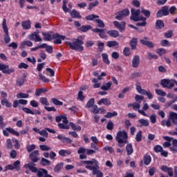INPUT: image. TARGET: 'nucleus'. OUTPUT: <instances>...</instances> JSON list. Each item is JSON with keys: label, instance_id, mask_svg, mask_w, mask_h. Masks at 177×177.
<instances>
[{"label": "nucleus", "instance_id": "nucleus-21", "mask_svg": "<svg viewBox=\"0 0 177 177\" xmlns=\"http://www.w3.org/2000/svg\"><path fill=\"white\" fill-rule=\"evenodd\" d=\"M37 177H53V176L48 174V170H46V169L41 168L40 171H37Z\"/></svg>", "mask_w": 177, "mask_h": 177}, {"label": "nucleus", "instance_id": "nucleus-31", "mask_svg": "<svg viewBox=\"0 0 177 177\" xmlns=\"http://www.w3.org/2000/svg\"><path fill=\"white\" fill-rule=\"evenodd\" d=\"M41 45H44L41 49H46V52L48 53H53V47L52 46H48L47 44H43Z\"/></svg>", "mask_w": 177, "mask_h": 177}, {"label": "nucleus", "instance_id": "nucleus-28", "mask_svg": "<svg viewBox=\"0 0 177 177\" xmlns=\"http://www.w3.org/2000/svg\"><path fill=\"white\" fill-rule=\"evenodd\" d=\"M64 165V162L57 163L54 167V172H55L56 174H59V172H60L63 169Z\"/></svg>", "mask_w": 177, "mask_h": 177}, {"label": "nucleus", "instance_id": "nucleus-51", "mask_svg": "<svg viewBox=\"0 0 177 177\" xmlns=\"http://www.w3.org/2000/svg\"><path fill=\"white\" fill-rule=\"evenodd\" d=\"M39 77L41 81H43V82H45L46 84L49 82V79L46 76H44V75H42L41 73H39Z\"/></svg>", "mask_w": 177, "mask_h": 177}, {"label": "nucleus", "instance_id": "nucleus-46", "mask_svg": "<svg viewBox=\"0 0 177 177\" xmlns=\"http://www.w3.org/2000/svg\"><path fill=\"white\" fill-rule=\"evenodd\" d=\"M85 19L86 20H88L89 21H92V20H93L94 19H99V16L94 14H91L88 16L85 17Z\"/></svg>", "mask_w": 177, "mask_h": 177}, {"label": "nucleus", "instance_id": "nucleus-16", "mask_svg": "<svg viewBox=\"0 0 177 177\" xmlns=\"http://www.w3.org/2000/svg\"><path fill=\"white\" fill-rule=\"evenodd\" d=\"M92 31L93 32L98 34L100 38H102V39H106V38H107V35H106V32H104V29L96 28L92 29Z\"/></svg>", "mask_w": 177, "mask_h": 177}, {"label": "nucleus", "instance_id": "nucleus-38", "mask_svg": "<svg viewBox=\"0 0 177 177\" xmlns=\"http://www.w3.org/2000/svg\"><path fill=\"white\" fill-rule=\"evenodd\" d=\"M111 85H113V82H108L104 85L101 86L102 91H109L110 88H111Z\"/></svg>", "mask_w": 177, "mask_h": 177}, {"label": "nucleus", "instance_id": "nucleus-47", "mask_svg": "<svg viewBox=\"0 0 177 177\" xmlns=\"http://www.w3.org/2000/svg\"><path fill=\"white\" fill-rule=\"evenodd\" d=\"M143 133V131L142 130H140L138 131V133L136 135V142H142V134Z\"/></svg>", "mask_w": 177, "mask_h": 177}, {"label": "nucleus", "instance_id": "nucleus-7", "mask_svg": "<svg viewBox=\"0 0 177 177\" xmlns=\"http://www.w3.org/2000/svg\"><path fill=\"white\" fill-rule=\"evenodd\" d=\"M128 16H129V10L128 8H124V10L118 12V15L115 16V19L121 21L124 19V17Z\"/></svg>", "mask_w": 177, "mask_h": 177}, {"label": "nucleus", "instance_id": "nucleus-22", "mask_svg": "<svg viewBox=\"0 0 177 177\" xmlns=\"http://www.w3.org/2000/svg\"><path fill=\"white\" fill-rule=\"evenodd\" d=\"M129 45L132 50H136V47L138 46V38L133 37L130 41Z\"/></svg>", "mask_w": 177, "mask_h": 177}, {"label": "nucleus", "instance_id": "nucleus-17", "mask_svg": "<svg viewBox=\"0 0 177 177\" xmlns=\"http://www.w3.org/2000/svg\"><path fill=\"white\" fill-rule=\"evenodd\" d=\"M160 170L162 171V172H166L170 177L174 176V169H172V167H169L167 165H162L160 167Z\"/></svg>", "mask_w": 177, "mask_h": 177}, {"label": "nucleus", "instance_id": "nucleus-64", "mask_svg": "<svg viewBox=\"0 0 177 177\" xmlns=\"http://www.w3.org/2000/svg\"><path fill=\"white\" fill-rule=\"evenodd\" d=\"M156 53H158L159 56H162V55H165V53H167V50L164 48H158L156 50Z\"/></svg>", "mask_w": 177, "mask_h": 177}, {"label": "nucleus", "instance_id": "nucleus-41", "mask_svg": "<svg viewBox=\"0 0 177 177\" xmlns=\"http://www.w3.org/2000/svg\"><path fill=\"white\" fill-rule=\"evenodd\" d=\"M40 165L44 167H48V165H50V161L46 158H41Z\"/></svg>", "mask_w": 177, "mask_h": 177}, {"label": "nucleus", "instance_id": "nucleus-48", "mask_svg": "<svg viewBox=\"0 0 177 177\" xmlns=\"http://www.w3.org/2000/svg\"><path fill=\"white\" fill-rule=\"evenodd\" d=\"M24 82H26L24 79H23L21 77H19L16 80V85H17V86H21L22 85H24Z\"/></svg>", "mask_w": 177, "mask_h": 177}, {"label": "nucleus", "instance_id": "nucleus-18", "mask_svg": "<svg viewBox=\"0 0 177 177\" xmlns=\"http://www.w3.org/2000/svg\"><path fill=\"white\" fill-rule=\"evenodd\" d=\"M46 131L50 132V133H56V131L46 127L45 129L40 131L39 134L41 135V136H44V138H48V136H49V133H48Z\"/></svg>", "mask_w": 177, "mask_h": 177}, {"label": "nucleus", "instance_id": "nucleus-59", "mask_svg": "<svg viewBox=\"0 0 177 177\" xmlns=\"http://www.w3.org/2000/svg\"><path fill=\"white\" fill-rule=\"evenodd\" d=\"M97 5H99V1H95L93 2V3H91L88 5V10H92V9H93V8L97 6Z\"/></svg>", "mask_w": 177, "mask_h": 177}, {"label": "nucleus", "instance_id": "nucleus-39", "mask_svg": "<svg viewBox=\"0 0 177 177\" xmlns=\"http://www.w3.org/2000/svg\"><path fill=\"white\" fill-rule=\"evenodd\" d=\"M26 46H29L30 48H31V46H32V43L30 41L26 40V41H24L21 44V49H24V48Z\"/></svg>", "mask_w": 177, "mask_h": 177}, {"label": "nucleus", "instance_id": "nucleus-52", "mask_svg": "<svg viewBox=\"0 0 177 177\" xmlns=\"http://www.w3.org/2000/svg\"><path fill=\"white\" fill-rule=\"evenodd\" d=\"M39 102L41 104H44V106H49V102H48L47 97H40Z\"/></svg>", "mask_w": 177, "mask_h": 177}, {"label": "nucleus", "instance_id": "nucleus-36", "mask_svg": "<svg viewBox=\"0 0 177 177\" xmlns=\"http://www.w3.org/2000/svg\"><path fill=\"white\" fill-rule=\"evenodd\" d=\"M2 27H3V30L5 32V35L9 34V29L8 28V26L6 25V18H4L3 19Z\"/></svg>", "mask_w": 177, "mask_h": 177}, {"label": "nucleus", "instance_id": "nucleus-40", "mask_svg": "<svg viewBox=\"0 0 177 177\" xmlns=\"http://www.w3.org/2000/svg\"><path fill=\"white\" fill-rule=\"evenodd\" d=\"M69 125L72 128L73 131H80L82 129L81 126H80V125L77 126L73 122H69Z\"/></svg>", "mask_w": 177, "mask_h": 177}, {"label": "nucleus", "instance_id": "nucleus-30", "mask_svg": "<svg viewBox=\"0 0 177 177\" xmlns=\"http://www.w3.org/2000/svg\"><path fill=\"white\" fill-rule=\"evenodd\" d=\"M80 31H82V32H86L89 31V30H92V26L91 25H85L82 26L79 28Z\"/></svg>", "mask_w": 177, "mask_h": 177}, {"label": "nucleus", "instance_id": "nucleus-54", "mask_svg": "<svg viewBox=\"0 0 177 177\" xmlns=\"http://www.w3.org/2000/svg\"><path fill=\"white\" fill-rule=\"evenodd\" d=\"M157 172V167H152L149 169V176H154V174Z\"/></svg>", "mask_w": 177, "mask_h": 177}, {"label": "nucleus", "instance_id": "nucleus-12", "mask_svg": "<svg viewBox=\"0 0 177 177\" xmlns=\"http://www.w3.org/2000/svg\"><path fill=\"white\" fill-rule=\"evenodd\" d=\"M113 26L119 30L120 32L122 31H125V28H127V22L121 21L120 23L118 21H113Z\"/></svg>", "mask_w": 177, "mask_h": 177}, {"label": "nucleus", "instance_id": "nucleus-58", "mask_svg": "<svg viewBox=\"0 0 177 177\" xmlns=\"http://www.w3.org/2000/svg\"><path fill=\"white\" fill-rule=\"evenodd\" d=\"M13 168L14 169H16V171H20V161L19 160H16L13 163Z\"/></svg>", "mask_w": 177, "mask_h": 177}, {"label": "nucleus", "instance_id": "nucleus-4", "mask_svg": "<svg viewBox=\"0 0 177 177\" xmlns=\"http://www.w3.org/2000/svg\"><path fill=\"white\" fill-rule=\"evenodd\" d=\"M174 124V125H177V113L173 111H171L169 113V118L167 120H162L161 125L162 127H167V128H169L171 127V123Z\"/></svg>", "mask_w": 177, "mask_h": 177}, {"label": "nucleus", "instance_id": "nucleus-13", "mask_svg": "<svg viewBox=\"0 0 177 177\" xmlns=\"http://www.w3.org/2000/svg\"><path fill=\"white\" fill-rule=\"evenodd\" d=\"M9 133H12L14 135V136H20V133L16 131L15 129H12V127H7L5 130L3 131V135L4 136H9Z\"/></svg>", "mask_w": 177, "mask_h": 177}, {"label": "nucleus", "instance_id": "nucleus-10", "mask_svg": "<svg viewBox=\"0 0 177 177\" xmlns=\"http://www.w3.org/2000/svg\"><path fill=\"white\" fill-rule=\"evenodd\" d=\"M131 16L130 19L133 21H139V17L140 15V10H135V8H131Z\"/></svg>", "mask_w": 177, "mask_h": 177}, {"label": "nucleus", "instance_id": "nucleus-9", "mask_svg": "<svg viewBox=\"0 0 177 177\" xmlns=\"http://www.w3.org/2000/svg\"><path fill=\"white\" fill-rule=\"evenodd\" d=\"M169 15V7L167 6H162L156 13L157 19Z\"/></svg>", "mask_w": 177, "mask_h": 177}, {"label": "nucleus", "instance_id": "nucleus-63", "mask_svg": "<svg viewBox=\"0 0 177 177\" xmlns=\"http://www.w3.org/2000/svg\"><path fill=\"white\" fill-rule=\"evenodd\" d=\"M149 60H152V59H158V55L153 54L151 53H147Z\"/></svg>", "mask_w": 177, "mask_h": 177}, {"label": "nucleus", "instance_id": "nucleus-14", "mask_svg": "<svg viewBox=\"0 0 177 177\" xmlns=\"http://www.w3.org/2000/svg\"><path fill=\"white\" fill-rule=\"evenodd\" d=\"M28 38L30 41H35V42H42V39L39 37V32L37 31L29 35Z\"/></svg>", "mask_w": 177, "mask_h": 177}, {"label": "nucleus", "instance_id": "nucleus-57", "mask_svg": "<svg viewBox=\"0 0 177 177\" xmlns=\"http://www.w3.org/2000/svg\"><path fill=\"white\" fill-rule=\"evenodd\" d=\"M123 54L126 57L131 56V48L129 47H124Z\"/></svg>", "mask_w": 177, "mask_h": 177}, {"label": "nucleus", "instance_id": "nucleus-60", "mask_svg": "<svg viewBox=\"0 0 177 177\" xmlns=\"http://www.w3.org/2000/svg\"><path fill=\"white\" fill-rule=\"evenodd\" d=\"M161 46H171V43L167 39H162L160 41Z\"/></svg>", "mask_w": 177, "mask_h": 177}, {"label": "nucleus", "instance_id": "nucleus-29", "mask_svg": "<svg viewBox=\"0 0 177 177\" xmlns=\"http://www.w3.org/2000/svg\"><path fill=\"white\" fill-rule=\"evenodd\" d=\"M71 16L73 19H81V17H82L81 14L77 12V10H73L71 12Z\"/></svg>", "mask_w": 177, "mask_h": 177}, {"label": "nucleus", "instance_id": "nucleus-56", "mask_svg": "<svg viewBox=\"0 0 177 177\" xmlns=\"http://www.w3.org/2000/svg\"><path fill=\"white\" fill-rule=\"evenodd\" d=\"M56 38H59L61 41H62H62H64L66 39V36L60 35H59V33H55V34L53 35V39H56Z\"/></svg>", "mask_w": 177, "mask_h": 177}, {"label": "nucleus", "instance_id": "nucleus-43", "mask_svg": "<svg viewBox=\"0 0 177 177\" xmlns=\"http://www.w3.org/2000/svg\"><path fill=\"white\" fill-rule=\"evenodd\" d=\"M45 92H48V90L46 88H41L36 89L35 96H39L41 93H45Z\"/></svg>", "mask_w": 177, "mask_h": 177}, {"label": "nucleus", "instance_id": "nucleus-20", "mask_svg": "<svg viewBox=\"0 0 177 177\" xmlns=\"http://www.w3.org/2000/svg\"><path fill=\"white\" fill-rule=\"evenodd\" d=\"M53 32H41V35H43L44 38V41H52V39H53Z\"/></svg>", "mask_w": 177, "mask_h": 177}, {"label": "nucleus", "instance_id": "nucleus-26", "mask_svg": "<svg viewBox=\"0 0 177 177\" xmlns=\"http://www.w3.org/2000/svg\"><path fill=\"white\" fill-rule=\"evenodd\" d=\"M143 161L145 165H150V162H151V156L149 154L146 153L143 156Z\"/></svg>", "mask_w": 177, "mask_h": 177}, {"label": "nucleus", "instance_id": "nucleus-61", "mask_svg": "<svg viewBox=\"0 0 177 177\" xmlns=\"http://www.w3.org/2000/svg\"><path fill=\"white\" fill-rule=\"evenodd\" d=\"M58 127L59 129H70V126L63 123H58Z\"/></svg>", "mask_w": 177, "mask_h": 177}, {"label": "nucleus", "instance_id": "nucleus-33", "mask_svg": "<svg viewBox=\"0 0 177 177\" xmlns=\"http://www.w3.org/2000/svg\"><path fill=\"white\" fill-rule=\"evenodd\" d=\"M102 62L105 64H106V65L110 64V59H109V55H107V53H102Z\"/></svg>", "mask_w": 177, "mask_h": 177}, {"label": "nucleus", "instance_id": "nucleus-37", "mask_svg": "<svg viewBox=\"0 0 177 177\" xmlns=\"http://www.w3.org/2000/svg\"><path fill=\"white\" fill-rule=\"evenodd\" d=\"M95 105V98H91L87 102L85 107L86 109H91V107H93Z\"/></svg>", "mask_w": 177, "mask_h": 177}, {"label": "nucleus", "instance_id": "nucleus-62", "mask_svg": "<svg viewBox=\"0 0 177 177\" xmlns=\"http://www.w3.org/2000/svg\"><path fill=\"white\" fill-rule=\"evenodd\" d=\"M26 150L28 153H31V151H32L33 150H35V145L32 144L30 145H28L26 147Z\"/></svg>", "mask_w": 177, "mask_h": 177}, {"label": "nucleus", "instance_id": "nucleus-35", "mask_svg": "<svg viewBox=\"0 0 177 177\" xmlns=\"http://www.w3.org/2000/svg\"><path fill=\"white\" fill-rule=\"evenodd\" d=\"M138 122L140 124V127H149V125H150V123H149V121H147V120H145V119H140L138 120Z\"/></svg>", "mask_w": 177, "mask_h": 177}, {"label": "nucleus", "instance_id": "nucleus-27", "mask_svg": "<svg viewBox=\"0 0 177 177\" xmlns=\"http://www.w3.org/2000/svg\"><path fill=\"white\" fill-rule=\"evenodd\" d=\"M21 26L24 30H30L31 28V21L30 20L24 21L21 22Z\"/></svg>", "mask_w": 177, "mask_h": 177}, {"label": "nucleus", "instance_id": "nucleus-11", "mask_svg": "<svg viewBox=\"0 0 177 177\" xmlns=\"http://www.w3.org/2000/svg\"><path fill=\"white\" fill-rule=\"evenodd\" d=\"M149 38H147V37H145L143 39H141L140 40V44H142V45H144L145 46H147V48H149V49H153V48H154V46H156V44L151 41H148Z\"/></svg>", "mask_w": 177, "mask_h": 177}, {"label": "nucleus", "instance_id": "nucleus-6", "mask_svg": "<svg viewBox=\"0 0 177 177\" xmlns=\"http://www.w3.org/2000/svg\"><path fill=\"white\" fill-rule=\"evenodd\" d=\"M0 71H2L3 74L10 75L15 73V68H9V65L0 63Z\"/></svg>", "mask_w": 177, "mask_h": 177}, {"label": "nucleus", "instance_id": "nucleus-24", "mask_svg": "<svg viewBox=\"0 0 177 177\" xmlns=\"http://www.w3.org/2000/svg\"><path fill=\"white\" fill-rule=\"evenodd\" d=\"M107 34L108 35H109V37H111L112 38H118V37H120V32L115 30H108Z\"/></svg>", "mask_w": 177, "mask_h": 177}, {"label": "nucleus", "instance_id": "nucleus-32", "mask_svg": "<svg viewBox=\"0 0 177 177\" xmlns=\"http://www.w3.org/2000/svg\"><path fill=\"white\" fill-rule=\"evenodd\" d=\"M120 44L117 41H108L106 43V46L108 48H114V46H118Z\"/></svg>", "mask_w": 177, "mask_h": 177}, {"label": "nucleus", "instance_id": "nucleus-44", "mask_svg": "<svg viewBox=\"0 0 177 177\" xmlns=\"http://www.w3.org/2000/svg\"><path fill=\"white\" fill-rule=\"evenodd\" d=\"M94 21L97 23V27H99V28H104L105 27L104 22H103L102 19H95Z\"/></svg>", "mask_w": 177, "mask_h": 177}, {"label": "nucleus", "instance_id": "nucleus-25", "mask_svg": "<svg viewBox=\"0 0 177 177\" xmlns=\"http://www.w3.org/2000/svg\"><path fill=\"white\" fill-rule=\"evenodd\" d=\"M97 104H99V106H102V104H104V106H110L111 102L107 98H102L97 102Z\"/></svg>", "mask_w": 177, "mask_h": 177}, {"label": "nucleus", "instance_id": "nucleus-23", "mask_svg": "<svg viewBox=\"0 0 177 177\" xmlns=\"http://www.w3.org/2000/svg\"><path fill=\"white\" fill-rule=\"evenodd\" d=\"M155 27L156 30H162L164 27H165V24H164V21L161 19L156 20Z\"/></svg>", "mask_w": 177, "mask_h": 177}, {"label": "nucleus", "instance_id": "nucleus-42", "mask_svg": "<svg viewBox=\"0 0 177 177\" xmlns=\"http://www.w3.org/2000/svg\"><path fill=\"white\" fill-rule=\"evenodd\" d=\"M51 102H53L55 106H63V102L59 100L57 98H51Z\"/></svg>", "mask_w": 177, "mask_h": 177}, {"label": "nucleus", "instance_id": "nucleus-34", "mask_svg": "<svg viewBox=\"0 0 177 177\" xmlns=\"http://www.w3.org/2000/svg\"><path fill=\"white\" fill-rule=\"evenodd\" d=\"M1 106H6V107H12V103L9 102V100L6 98H4L1 100Z\"/></svg>", "mask_w": 177, "mask_h": 177}, {"label": "nucleus", "instance_id": "nucleus-45", "mask_svg": "<svg viewBox=\"0 0 177 177\" xmlns=\"http://www.w3.org/2000/svg\"><path fill=\"white\" fill-rule=\"evenodd\" d=\"M118 115V113L117 111L113 112H108L105 115V118H112V117H115Z\"/></svg>", "mask_w": 177, "mask_h": 177}, {"label": "nucleus", "instance_id": "nucleus-2", "mask_svg": "<svg viewBox=\"0 0 177 177\" xmlns=\"http://www.w3.org/2000/svg\"><path fill=\"white\" fill-rule=\"evenodd\" d=\"M82 164L85 166L86 169L92 171L93 175H96V177H103V172L100 170L99 162L96 159L93 158L91 160H82Z\"/></svg>", "mask_w": 177, "mask_h": 177}, {"label": "nucleus", "instance_id": "nucleus-50", "mask_svg": "<svg viewBox=\"0 0 177 177\" xmlns=\"http://www.w3.org/2000/svg\"><path fill=\"white\" fill-rule=\"evenodd\" d=\"M29 95L24 93H19L17 94V99H27L28 98Z\"/></svg>", "mask_w": 177, "mask_h": 177}, {"label": "nucleus", "instance_id": "nucleus-5", "mask_svg": "<svg viewBox=\"0 0 177 177\" xmlns=\"http://www.w3.org/2000/svg\"><path fill=\"white\" fill-rule=\"evenodd\" d=\"M136 89L137 92H138L140 95H147L148 99H149V100H151V99H153V94H151V92H150V91H147L142 88L140 82H136Z\"/></svg>", "mask_w": 177, "mask_h": 177}, {"label": "nucleus", "instance_id": "nucleus-15", "mask_svg": "<svg viewBox=\"0 0 177 177\" xmlns=\"http://www.w3.org/2000/svg\"><path fill=\"white\" fill-rule=\"evenodd\" d=\"M38 156H39V151L35 150L30 153L29 158L31 160V161H32V162H38V161H39Z\"/></svg>", "mask_w": 177, "mask_h": 177}, {"label": "nucleus", "instance_id": "nucleus-8", "mask_svg": "<svg viewBox=\"0 0 177 177\" xmlns=\"http://www.w3.org/2000/svg\"><path fill=\"white\" fill-rule=\"evenodd\" d=\"M160 85L162 88H167V89H172L174 88L173 80L163 79L160 81Z\"/></svg>", "mask_w": 177, "mask_h": 177}, {"label": "nucleus", "instance_id": "nucleus-3", "mask_svg": "<svg viewBox=\"0 0 177 177\" xmlns=\"http://www.w3.org/2000/svg\"><path fill=\"white\" fill-rule=\"evenodd\" d=\"M66 44L69 46L72 50H76V52H84V40L82 36H79L77 39H74L73 42L66 41Z\"/></svg>", "mask_w": 177, "mask_h": 177}, {"label": "nucleus", "instance_id": "nucleus-19", "mask_svg": "<svg viewBox=\"0 0 177 177\" xmlns=\"http://www.w3.org/2000/svg\"><path fill=\"white\" fill-rule=\"evenodd\" d=\"M131 63L133 68H138L139 67V64H140V57L139 55H135L133 57Z\"/></svg>", "mask_w": 177, "mask_h": 177}, {"label": "nucleus", "instance_id": "nucleus-49", "mask_svg": "<svg viewBox=\"0 0 177 177\" xmlns=\"http://www.w3.org/2000/svg\"><path fill=\"white\" fill-rule=\"evenodd\" d=\"M162 150H164V149H162V147L160 145L153 147V151H155V153H161Z\"/></svg>", "mask_w": 177, "mask_h": 177}, {"label": "nucleus", "instance_id": "nucleus-55", "mask_svg": "<svg viewBox=\"0 0 177 177\" xmlns=\"http://www.w3.org/2000/svg\"><path fill=\"white\" fill-rule=\"evenodd\" d=\"M141 13H142V15H144L145 17H147V19H149V17H150V15H151V13L150 12V10H146L145 8L142 9Z\"/></svg>", "mask_w": 177, "mask_h": 177}, {"label": "nucleus", "instance_id": "nucleus-1", "mask_svg": "<svg viewBox=\"0 0 177 177\" xmlns=\"http://www.w3.org/2000/svg\"><path fill=\"white\" fill-rule=\"evenodd\" d=\"M115 140L118 142V147H124L126 145V152L127 156H131L133 153V147L132 144L129 143L128 133L125 130L120 131L117 133Z\"/></svg>", "mask_w": 177, "mask_h": 177}, {"label": "nucleus", "instance_id": "nucleus-53", "mask_svg": "<svg viewBox=\"0 0 177 177\" xmlns=\"http://www.w3.org/2000/svg\"><path fill=\"white\" fill-rule=\"evenodd\" d=\"M22 111L26 113V114H31L32 115H35V113H34V111H32L30 109L27 108V107H23Z\"/></svg>", "mask_w": 177, "mask_h": 177}]
</instances>
